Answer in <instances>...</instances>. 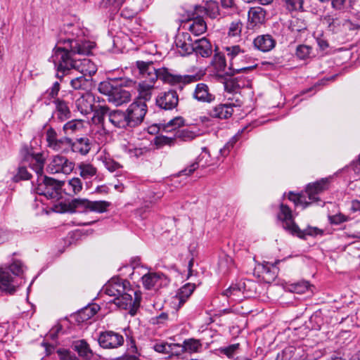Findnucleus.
Masks as SVG:
<instances>
[{"instance_id": "21", "label": "nucleus", "mask_w": 360, "mask_h": 360, "mask_svg": "<svg viewBox=\"0 0 360 360\" xmlns=\"http://www.w3.org/2000/svg\"><path fill=\"white\" fill-rule=\"evenodd\" d=\"M193 97L201 103H211L215 101V95L210 91L209 86L204 83H199L195 86Z\"/></svg>"}, {"instance_id": "54", "label": "nucleus", "mask_w": 360, "mask_h": 360, "mask_svg": "<svg viewBox=\"0 0 360 360\" xmlns=\"http://www.w3.org/2000/svg\"><path fill=\"white\" fill-rule=\"evenodd\" d=\"M312 49L311 46L305 44L299 45L296 49V56L301 60H304L309 57Z\"/></svg>"}, {"instance_id": "9", "label": "nucleus", "mask_w": 360, "mask_h": 360, "mask_svg": "<svg viewBox=\"0 0 360 360\" xmlns=\"http://www.w3.org/2000/svg\"><path fill=\"white\" fill-rule=\"evenodd\" d=\"M147 112V105L143 101L136 100L129 105L124 112L129 127L139 125L143 120Z\"/></svg>"}, {"instance_id": "49", "label": "nucleus", "mask_w": 360, "mask_h": 360, "mask_svg": "<svg viewBox=\"0 0 360 360\" xmlns=\"http://www.w3.org/2000/svg\"><path fill=\"white\" fill-rule=\"evenodd\" d=\"M239 348L240 344L236 343L226 347H219L218 352L221 354L226 355L228 358L231 359L233 358Z\"/></svg>"}, {"instance_id": "39", "label": "nucleus", "mask_w": 360, "mask_h": 360, "mask_svg": "<svg viewBox=\"0 0 360 360\" xmlns=\"http://www.w3.org/2000/svg\"><path fill=\"white\" fill-rule=\"evenodd\" d=\"M90 200L86 198H75L70 203V209L75 212H86L89 211Z\"/></svg>"}, {"instance_id": "10", "label": "nucleus", "mask_w": 360, "mask_h": 360, "mask_svg": "<svg viewBox=\"0 0 360 360\" xmlns=\"http://www.w3.org/2000/svg\"><path fill=\"white\" fill-rule=\"evenodd\" d=\"M23 160L28 162L29 167L36 173L37 178L44 175L46 158L41 153H32L28 148L22 150Z\"/></svg>"}, {"instance_id": "6", "label": "nucleus", "mask_w": 360, "mask_h": 360, "mask_svg": "<svg viewBox=\"0 0 360 360\" xmlns=\"http://www.w3.org/2000/svg\"><path fill=\"white\" fill-rule=\"evenodd\" d=\"M98 91L106 95L108 101L117 106L130 101L131 94L128 91L109 82H101L98 85Z\"/></svg>"}, {"instance_id": "16", "label": "nucleus", "mask_w": 360, "mask_h": 360, "mask_svg": "<svg viewBox=\"0 0 360 360\" xmlns=\"http://www.w3.org/2000/svg\"><path fill=\"white\" fill-rule=\"evenodd\" d=\"M156 105L164 110H170L175 108L179 103V96L176 91L169 90L161 93L155 99Z\"/></svg>"}, {"instance_id": "25", "label": "nucleus", "mask_w": 360, "mask_h": 360, "mask_svg": "<svg viewBox=\"0 0 360 360\" xmlns=\"http://www.w3.org/2000/svg\"><path fill=\"white\" fill-rule=\"evenodd\" d=\"M253 44L257 49L262 52H267L275 46L276 41L270 34H262L254 39Z\"/></svg>"}, {"instance_id": "12", "label": "nucleus", "mask_w": 360, "mask_h": 360, "mask_svg": "<svg viewBox=\"0 0 360 360\" xmlns=\"http://www.w3.org/2000/svg\"><path fill=\"white\" fill-rule=\"evenodd\" d=\"M98 343L105 349H115L124 344V337L112 330H107L100 333Z\"/></svg>"}, {"instance_id": "29", "label": "nucleus", "mask_w": 360, "mask_h": 360, "mask_svg": "<svg viewBox=\"0 0 360 360\" xmlns=\"http://www.w3.org/2000/svg\"><path fill=\"white\" fill-rule=\"evenodd\" d=\"M91 145V141L89 138L81 137L76 139L75 141L72 140L70 148L73 152L85 155L90 151Z\"/></svg>"}, {"instance_id": "41", "label": "nucleus", "mask_w": 360, "mask_h": 360, "mask_svg": "<svg viewBox=\"0 0 360 360\" xmlns=\"http://www.w3.org/2000/svg\"><path fill=\"white\" fill-rule=\"evenodd\" d=\"M212 64L218 72H224V74L230 76L233 75L228 74L227 72L230 70L229 68H226V62L224 55L220 53H215L212 60Z\"/></svg>"}, {"instance_id": "8", "label": "nucleus", "mask_w": 360, "mask_h": 360, "mask_svg": "<svg viewBox=\"0 0 360 360\" xmlns=\"http://www.w3.org/2000/svg\"><path fill=\"white\" fill-rule=\"evenodd\" d=\"M227 56L230 60L228 74L235 75L240 72H245L253 69L255 66H240L237 64V60L244 57V51L238 45L225 47Z\"/></svg>"}, {"instance_id": "22", "label": "nucleus", "mask_w": 360, "mask_h": 360, "mask_svg": "<svg viewBox=\"0 0 360 360\" xmlns=\"http://www.w3.org/2000/svg\"><path fill=\"white\" fill-rule=\"evenodd\" d=\"M280 260H276L274 263L269 262H263L262 264L259 265L261 268V273L262 274L263 279L266 283H271L275 280L278 276V269L276 265L280 262Z\"/></svg>"}, {"instance_id": "48", "label": "nucleus", "mask_w": 360, "mask_h": 360, "mask_svg": "<svg viewBox=\"0 0 360 360\" xmlns=\"http://www.w3.org/2000/svg\"><path fill=\"white\" fill-rule=\"evenodd\" d=\"M202 347V344L199 340L195 339H188L186 340L184 342V348L185 352H188L190 353L197 352Z\"/></svg>"}, {"instance_id": "52", "label": "nucleus", "mask_w": 360, "mask_h": 360, "mask_svg": "<svg viewBox=\"0 0 360 360\" xmlns=\"http://www.w3.org/2000/svg\"><path fill=\"white\" fill-rule=\"evenodd\" d=\"M243 25L240 20L233 21L229 26L228 34L230 37H238L240 35Z\"/></svg>"}, {"instance_id": "50", "label": "nucleus", "mask_w": 360, "mask_h": 360, "mask_svg": "<svg viewBox=\"0 0 360 360\" xmlns=\"http://www.w3.org/2000/svg\"><path fill=\"white\" fill-rule=\"evenodd\" d=\"M285 8L290 11H302L304 0H283Z\"/></svg>"}, {"instance_id": "36", "label": "nucleus", "mask_w": 360, "mask_h": 360, "mask_svg": "<svg viewBox=\"0 0 360 360\" xmlns=\"http://www.w3.org/2000/svg\"><path fill=\"white\" fill-rule=\"evenodd\" d=\"M77 169L83 179H91L97 173V169L90 163L80 162L77 165Z\"/></svg>"}, {"instance_id": "56", "label": "nucleus", "mask_w": 360, "mask_h": 360, "mask_svg": "<svg viewBox=\"0 0 360 360\" xmlns=\"http://www.w3.org/2000/svg\"><path fill=\"white\" fill-rule=\"evenodd\" d=\"M9 270L13 275L20 276L24 271V266L21 261L14 260L9 266Z\"/></svg>"}, {"instance_id": "11", "label": "nucleus", "mask_w": 360, "mask_h": 360, "mask_svg": "<svg viewBox=\"0 0 360 360\" xmlns=\"http://www.w3.org/2000/svg\"><path fill=\"white\" fill-rule=\"evenodd\" d=\"M75 167V163L70 161L66 157L55 155L47 166V172L50 174L63 173L68 174L71 173Z\"/></svg>"}, {"instance_id": "44", "label": "nucleus", "mask_w": 360, "mask_h": 360, "mask_svg": "<svg viewBox=\"0 0 360 360\" xmlns=\"http://www.w3.org/2000/svg\"><path fill=\"white\" fill-rule=\"evenodd\" d=\"M175 139H179L182 141H189L197 136V134L188 129H179L174 134Z\"/></svg>"}, {"instance_id": "38", "label": "nucleus", "mask_w": 360, "mask_h": 360, "mask_svg": "<svg viewBox=\"0 0 360 360\" xmlns=\"http://www.w3.org/2000/svg\"><path fill=\"white\" fill-rule=\"evenodd\" d=\"M298 351L300 349L293 346L287 347L277 354L276 360H298Z\"/></svg>"}, {"instance_id": "45", "label": "nucleus", "mask_w": 360, "mask_h": 360, "mask_svg": "<svg viewBox=\"0 0 360 360\" xmlns=\"http://www.w3.org/2000/svg\"><path fill=\"white\" fill-rule=\"evenodd\" d=\"M155 145L157 148H162L165 146H172L176 143L174 135L172 136L159 135L155 138Z\"/></svg>"}, {"instance_id": "43", "label": "nucleus", "mask_w": 360, "mask_h": 360, "mask_svg": "<svg viewBox=\"0 0 360 360\" xmlns=\"http://www.w3.org/2000/svg\"><path fill=\"white\" fill-rule=\"evenodd\" d=\"M83 188V184L78 177H74L68 181L65 189L70 191V195H77L81 192Z\"/></svg>"}, {"instance_id": "63", "label": "nucleus", "mask_w": 360, "mask_h": 360, "mask_svg": "<svg viewBox=\"0 0 360 360\" xmlns=\"http://www.w3.org/2000/svg\"><path fill=\"white\" fill-rule=\"evenodd\" d=\"M348 219H349L348 217H347L341 213L329 217L330 222L333 224H339L340 223L347 221Z\"/></svg>"}, {"instance_id": "17", "label": "nucleus", "mask_w": 360, "mask_h": 360, "mask_svg": "<svg viewBox=\"0 0 360 360\" xmlns=\"http://www.w3.org/2000/svg\"><path fill=\"white\" fill-rule=\"evenodd\" d=\"M55 105V110L52 118L63 122L71 117L70 103L62 98H57L53 101Z\"/></svg>"}, {"instance_id": "28", "label": "nucleus", "mask_w": 360, "mask_h": 360, "mask_svg": "<svg viewBox=\"0 0 360 360\" xmlns=\"http://www.w3.org/2000/svg\"><path fill=\"white\" fill-rule=\"evenodd\" d=\"M141 76L144 80L139 84V96L137 100H141L146 103V101H150L151 98L152 91L155 82H150L146 77Z\"/></svg>"}, {"instance_id": "26", "label": "nucleus", "mask_w": 360, "mask_h": 360, "mask_svg": "<svg viewBox=\"0 0 360 360\" xmlns=\"http://www.w3.org/2000/svg\"><path fill=\"white\" fill-rule=\"evenodd\" d=\"M193 53L196 56H200L203 58L210 56L212 53V45L205 37L195 40L193 42Z\"/></svg>"}, {"instance_id": "57", "label": "nucleus", "mask_w": 360, "mask_h": 360, "mask_svg": "<svg viewBox=\"0 0 360 360\" xmlns=\"http://www.w3.org/2000/svg\"><path fill=\"white\" fill-rule=\"evenodd\" d=\"M346 27L349 28V31L360 28V12L355 13L352 19H349V22H347Z\"/></svg>"}, {"instance_id": "61", "label": "nucleus", "mask_w": 360, "mask_h": 360, "mask_svg": "<svg viewBox=\"0 0 360 360\" xmlns=\"http://www.w3.org/2000/svg\"><path fill=\"white\" fill-rule=\"evenodd\" d=\"M60 89V82L56 81L55 82L52 86L49 88L47 90H46V94H48V96L51 98H57V96L58 94V92Z\"/></svg>"}, {"instance_id": "60", "label": "nucleus", "mask_w": 360, "mask_h": 360, "mask_svg": "<svg viewBox=\"0 0 360 360\" xmlns=\"http://www.w3.org/2000/svg\"><path fill=\"white\" fill-rule=\"evenodd\" d=\"M288 198L290 200L294 202V203L296 205H302L303 206V208H306L310 204L309 202L304 201L302 199V196L297 195L294 194L292 192H290Z\"/></svg>"}, {"instance_id": "23", "label": "nucleus", "mask_w": 360, "mask_h": 360, "mask_svg": "<svg viewBox=\"0 0 360 360\" xmlns=\"http://www.w3.org/2000/svg\"><path fill=\"white\" fill-rule=\"evenodd\" d=\"M94 98L92 94L89 93H84L75 101L76 107L82 114H89L93 111L94 108Z\"/></svg>"}, {"instance_id": "42", "label": "nucleus", "mask_w": 360, "mask_h": 360, "mask_svg": "<svg viewBox=\"0 0 360 360\" xmlns=\"http://www.w3.org/2000/svg\"><path fill=\"white\" fill-rule=\"evenodd\" d=\"M242 288L238 285H231L229 288L225 290L222 295L228 298L232 299L234 301H240L242 300Z\"/></svg>"}, {"instance_id": "14", "label": "nucleus", "mask_w": 360, "mask_h": 360, "mask_svg": "<svg viewBox=\"0 0 360 360\" xmlns=\"http://www.w3.org/2000/svg\"><path fill=\"white\" fill-rule=\"evenodd\" d=\"M323 22L327 25L328 30L333 33L349 31V28L346 27L349 19L341 18L337 13L326 15L323 18Z\"/></svg>"}, {"instance_id": "40", "label": "nucleus", "mask_w": 360, "mask_h": 360, "mask_svg": "<svg viewBox=\"0 0 360 360\" xmlns=\"http://www.w3.org/2000/svg\"><path fill=\"white\" fill-rule=\"evenodd\" d=\"M195 288V285L194 284L186 283L178 290L176 297L179 300V304H183L186 302Z\"/></svg>"}, {"instance_id": "30", "label": "nucleus", "mask_w": 360, "mask_h": 360, "mask_svg": "<svg viewBox=\"0 0 360 360\" xmlns=\"http://www.w3.org/2000/svg\"><path fill=\"white\" fill-rule=\"evenodd\" d=\"M195 9L197 13H205L212 19L217 18L219 15V6L216 1L207 3L205 6H195Z\"/></svg>"}, {"instance_id": "20", "label": "nucleus", "mask_w": 360, "mask_h": 360, "mask_svg": "<svg viewBox=\"0 0 360 360\" xmlns=\"http://www.w3.org/2000/svg\"><path fill=\"white\" fill-rule=\"evenodd\" d=\"M200 15V13H197L194 8L192 17L187 22L189 31L195 35L202 34L207 30V23Z\"/></svg>"}, {"instance_id": "3", "label": "nucleus", "mask_w": 360, "mask_h": 360, "mask_svg": "<svg viewBox=\"0 0 360 360\" xmlns=\"http://www.w3.org/2000/svg\"><path fill=\"white\" fill-rule=\"evenodd\" d=\"M78 62L80 67L70 68L68 72L64 75V77L70 74L72 70H78L81 75L71 79L70 85L74 89L82 90L85 91L84 93H89L94 86L91 76L96 72V68L87 58L78 59Z\"/></svg>"}, {"instance_id": "62", "label": "nucleus", "mask_w": 360, "mask_h": 360, "mask_svg": "<svg viewBox=\"0 0 360 360\" xmlns=\"http://www.w3.org/2000/svg\"><path fill=\"white\" fill-rule=\"evenodd\" d=\"M56 143L57 146L56 148H54L53 150L56 151L62 150L65 146L70 147V145L72 144V139L68 137H63L58 139Z\"/></svg>"}, {"instance_id": "19", "label": "nucleus", "mask_w": 360, "mask_h": 360, "mask_svg": "<svg viewBox=\"0 0 360 360\" xmlns=\"http://www.w3.org/2000/svg\"><path fill=\"white\" fill-rule=\"evenodd\" d=\"M193 41L188 33L179 34L175 39V44L179 53L182 56H188L193 53Z\"/></svg>"}, {"instance_id": "2", "label": "nucleus", "mask_w": 360, "mask_h": 360, "mask_svg": "<svg viewBox=\"0 0 360 360\" xmlns=\"http://www.w3.org/2000/svg\"><path fill=\"white\" fill-rule=\"evenodd\" d=\"M136 65L139 75L146 77L149 81L155 82L159 79L165 84L176 86L180 90L183 89L184 85L195 82L200 79L197 75H181L167 68L156 69L153 62L139 60L136 61Z\"/></svg>"}, {"instance_id": "59", "label": "nucleus", "mask_w": 360, "mask_h": 360, "mask_svg": "<svg viewBox=\"0 0 360 360\" xmlns=\"http://www.w3.org/2000/svg\"><path fill=\"white\" fill-rule=\"evenodd\" d=\"M31 176L30 173L27 171V169L25 167H20L17 174L14 176V179L15 181L20 180H28Z\"/></svg>"}, {"instance_id": "7", "label": "nucleus", "mask_w": 360, "mask_h": 360, "mask_svg": "<svg viewBox=\"0 0 360 360\" xmlns=\"http://www.w3.org/2000/svg\"><path fill=\"white\" fill-rule=\"evenodd\" d=\"M141 300V292L129 287L123 294L114 298L113 303L120 309H129V314L134 316L140 306Z\"/></svg>"}, {"instance_id": "13", "label": "nucleus", "mask_w": 360, "mask_h": 360, "mask_svg": "<svg viewBox=\"0 0 360 360\" xmlns=\"http://www.w3.org/2000/svg\"><path fill=\"white\" fill-rule=\"evenodd\" d=\"M131 287L128 281L118 277L111 278L104 286L105 293L111 297H119Z\"/></svg>"}, {"instance_id": "64", "label": "nucleus", "mask_w": 360, "mask_h": 360, "mask_svg": "<svg viewBox=\"0 0 360 360\" xmlns=\"http://www.w3.org/2000/svg\"><path fill=\"white\" fill-rule=\"evenodd\" d=\"M171 347L175 348L176 346L162 342L155 344L153 347L154 349L158 352L168 354V351L169 350V347Z\"/></svg>"}, {"instance_id": "47", "label": "nucleus", "mask_w": 360, "mask_h": 360, "mask_svg": "<svg viewBox=\"0 0 360 360\" xmlns=\"http://www.w3.org/2000/svg\"><path fill=\"white\" fill-rule=\"evenodd\" d=\"M310 285L306 281H300L289 285L290 291L297 294H303L309 290Z\"/></svg>"}, {"instance_id": "55", "label": "nucleus", "mask_w": 360, "mask_h": 360, "mask_svg": "<svg viewBox=\"0 0 360 360\" xmlns=\"http://www.w3.org/2000/svg\"><path fill=\"white\" fill-rule=\"evenodd\" d=\"M103 164L105 167L110 172H119V170L122 168V166L119 162L111 158H105Z\"/></svg>"}, {"instance_id": "24", "label": "nucleus", "mask_w": 360, "mask_h": 360, "mask_svg": "<svg viewBox=\"0 0 360 360\" xmlns=\"http://www.w3.org/2000/svg\"><path fill=\"white\" fill-rule=\"evenodd\" d=\"M328 179H323L319 181H316L313 184H308L306 188V193H307L308 198L311 201H317L319 198L317 195L327 189Z\"/></svg>"}, {"instance_id": "34", "label": "nucleus", "mask_w": 360, "mask_h": 360, "mask_svg": "<svg viewBox=\"0 0 360 360\" xmlns=\"http://www.w3.org/2000/svg\"><path fill=\"white\" fill-rule=\"evenodd\" d=\"M266 11L261 7L251 8L248 12V19L252 26L261 25L264 22Z\"/></svg>"}, {"instance_id": "15", "label": "nucleus", "mask_w": 360, "mask_h": 360, "mask_svg": "<svg viewBox=\"0 0 360 360\" xmlns=\"http://www.w3.org/2000/svg\"><path fill=\"white\" fill-rule=\"evenodd\" d=\"M241 104L242 102L238 98L236 99L235 103L229 102L224 104L221 103L212 108L210 110L209 115L213 118L227 119L233 115V108L240 107Z\"/></svg>"}, {"instance_id": "31", "label": "nucleus", "mask_w": 360, "mask_h": 360, "mask_svg": "<svg viewBox=\"0 0 360 360\" xmlns=\"http://www.w3.org/2000/svg\"><path fill=\"white\" fill-rule=\"evenodd\" d=\"M72 349L77 352L79 356L86 359H89L93 354L89 344L84 340L74 341L72 344Z\"/></svg>"}, {"instance_id": "51", "label": "nucleus", "mask_w": 360, "mask_h": 360, "mask_svg": "<svg viewBox=\"0 0 360 360\" xmlns=\"http://www.w3.org/2000/svg\"><path fill=\"white\" fill-rule=\"evenodd\" d=\"M58 139V138L56 130L52 127L49 128L46 132V140L48 147L53 150L54 148H56Z\"/></svg>"}, {"instance_id": "18", "label": "nucleus", "mask_w": 360, "mask_h": 360, "mask_svg": "<svg viewBox=\"0 0 360 360\" xmlns=\"http://www.w3.org/2000/svg\"><path fill=\"white\" fill-rule=\"evenodd\" d=\"M142 283L147 290L161 287L168 282L167 276L162 273H148L142 276Z\"/></svg>"}, {"instance_id": "46", "label": "nucleus", "mask_w": 360, "mask_h": 360, "mask_svg": "<svg viewBox=\"0 0 360 360\" xmlns=\"http://www.w3.org/2000/svg\"><path fill=\"white\" fill-rule=\"evenodd\" d=\"M110 205V202L105 200L91 201L89 205V211L98 213H103L107 211L108 207Z\"/></svg>"}, {"instance_id": "1", "label": "nucleus", "mask_w": 360, "mask_h": 360, "mask_svg": "<svg viewBox=\"0 0 360 360\" xmlns=\"http://www.w3.org/2000/svg\"><path fill=\"white\" fill-rule=\"evenodd\" d=\"M82 31L72 25H67L60 31L57 45L51 56L56 70V77L60 82L71 68H79V56H87L94 43L86 40Z\"/></svg>"}, {"instance_id": "33", "label": "nucleus", "mask_w": 360, "mask_h": 360, "mask_svg": "<svg viewBox=\"0 0 360 360\" xmlns=\"http://www.w3.org/2000/svg\"><path fill=\"white\" fill-rule=\"evenodd\" d=\"M92 112H94V116L92 117L94 124L96 125H107L108 123H105L104 119L106 118V117H108V115L110 113V110L108 107L105 105H98L94 108Z\"/></svg>"}, {"instance_id": "27", "label": "nucleus", "mask_w": 360, "mask_h": 360, "mask_svg": "<svg viewBox=\"0 0 360 360\" xmlns=\"http://www.w3.org/2000/svg\"><path fill=\"white\" fill-rule=\"evenodd\" d=\"M109 122L112 124V127L126 128L129 127L125 112L119 110L110 111L108 115Z\"/></svg>"}, {"instance_id": "37", "label": "nucleus", "mask_w": 360, "mask_h": 360, "mask_svg": "<svg viewBox=\"0 0 360 360\" xmlns=\"http://www.w3.org/2000/svg\"><path fill=\"white\" fill-rule=\"evenodd\" d=\"M85 122L82 120H72L63 125V129L65 134L72 135L82 131L84 128Z\"/></svg>"}, {"instance_id": "53", "label": "nucleus", "mask_w": 360, "mask_h": 360, "mask_svg": "<svg viewBox=\"0 0 360 360\" xmlns=\"http://www.w3.org/2000/svg\"><path fill=\"white\" fill-rule=\"evenodd\" d=\"M56 354L60 360H79V358L70 350L65 348H59Z\"/></svg>"}, {"instance_id": "58", "label": "nucleus", "mask_w": 360, "mask_h": 360, "mask_svg": "<svg viewBox=\"0 0 360 360\" xmlns=\"http://www.w3.org/2000/svg\"><path fill=\"white\" fill-rule=\"evenodd\" d=\"M237 141L238 137L236 136H233L229 142L225 144L222 148L220 149V154L224 157L227 156L229 154L231 150L233 148Z\"/></svg>"}, {"instance_id": "5", "label": "nucleus", "mask_w": 360, "mask_h": 360, "mask_svg": "<svg viewBox=\"0 0 360 360\" xmlns=\"http://www.w3.org/2000/svg\"><path fill=\"white\" fill-rule=\"evenodd\" d=\"M32 185L34 186V182ZM63 185L64 181L44 175L37 179L34 189L37 194L44 195L47 199L58 200L61 198V189Z\"/></svg>"}, {"instance_id": "32", "label": "nucleus", "mask_w": 360, "mask_h": 360, "mask_svg": "<svg viewBox=\"0 0 360 360\" xmlns=\"http://www.w3.org/2000/svg\"><path fill=\"white\" fill-rule=\"evenodd\" d=\"M0 290L10 294L15 291V287L13 284V276L7 271L0 270Z\"/></svg>"}, {"instance_id": "4", "label": "nucleus", "mask_w": 360, "mask_h": 360, "mask_svg": "<svg viewBox=\"0 0 360 360\" xmlns=\"http://www.w3.org/2000/svg\"><path fill=\"white\" fill-rule=\"evenodd\" d=\"M278 219L282 222V226L285 230L302 239H305L307 235L316 236L321 232L319 229L315 227H309L304 230H301L292 219L291 210L288 206L283 204L280 206Z\"/></svg>"}, {"instance_id": "35", "label": "nucleus", "mask_w": 360, "mask_h": 360, "mask_svg": "<svg viewBox=\"0 0 360 360\" xmlns=\"http://www.w3.org/2000/svg\"><path fill=\"white\" fill-rule=\"evenodd\" d=\"M184 125V120L182 117H176L167 123L160 124L159 130L165 132H171L174 134L181 127Z\"/></svg>"}]
</instances>
